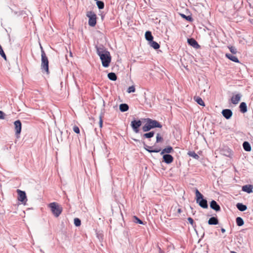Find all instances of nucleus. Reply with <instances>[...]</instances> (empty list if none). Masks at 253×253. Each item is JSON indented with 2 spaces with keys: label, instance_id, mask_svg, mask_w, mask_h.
I'll return each mask as SVG.
<instances>
[{
  "label": "nucleus",
  "instance_id": "nucleus-17",
  "mask_svg": "<svg viewBox=\"0 0 253 253\" xmlns=\"http://www.w3.org/2000/svg\"><path fill=\"white\" fill-rule=\"evenodd\" d=\"M173 151V148L170 146H169L162 150L161 154H169V153H172Z\"/></svg>",
  "mask_w": 253,
  "mask_h": 253
},
{
  "label": "nucleus",
  "instance_id": "nucleus-49",
  "mask_svg": "<svg viewBox=\"0 0 253 253\" xmlns=\"http://www.w3.org/2000/svg\"><path fill=\"white\" fill-rule=\"evenodd\" d=\"M134 141H135V142H138V141H139V140H138V139H134Z\"/></svg>",
  "mask_w": 253,
  "mask_h": 253
},
{
  "label": "nucleus",
  "instance_id": "nucleus-41",
  "mask_svg": "<svg viewBox=\"0 0 253 253\" xmlns=\"http://www.w3.org/2000/svg\"><path fill=\"white\" fill-rule=\"evenodd\" d=\"M73 130L75 133L78 134L79 133L80 131L79 127L77 126H73Z\"/></svg>",
  "mask_w": 253,
  "mask_h": 253
},
{
  "label": "nucleus",
  "instance_id": "nucleus-36",
  "mask_svg": "<svg viewBox=\"0 0 253 253\" xmlns=\"http://www.w3.org/2000/svg\"><path fill=\"white\" fill-rule=\"evenodd\" d=\"M223 154L227 157H229L231 154V150L229 149L223 150Z\"/></svg>",
  "mask_w": 253,
  "mask_h": 253
},
{
  "label": "nucleus",
  "instance_id": "nucleus-7",
  "mask_svg": "<svg viewBox=\"0 0 253 253\" xmlns=\"http://www.w3.org/2000/svg\"><path fill=\"white\" fill-rule=\"evenodd\" d=\"M142 125V121L140 120L134 119L131 122L130 126L133 131L138 133L139 132V127Z\"/></svg>",
  "mask_w": 253,
  "mask_h": 253
},
{
  "label": "nucleus",
  "instance_id": "nucleus-43",
  "mask_svg": "<svg viewBox=\"0 0 253 253\" xmlns=\"http://www.w3.org/2000/svg\"><path fill=\"white\" fill-rule=\"evenodd\" d=\"M187 220L188 221H189V222L193 226L194 224V220L191 217H188L187 218Z\"/></svg>",
  "mask_w": 253,
  "mask_h": 253
},
{
  "label": "nucleus",
  "instance_id": "nucleus-45",
  "mask_svg": "<svg viewBox=\"0 0 253 253\" xmlns=\"http://www.w3.org/2000/svg\"><path fill=\"white\" fill-rule=\"evenodd\" d=\"M40 48H41V55H42V53H45L42 47V45H41L40 46Z\"/></svg>",
  "mask_w": 253,
  "mask_h": 253
},
{
  "label": "nucleus",
  "instance_id": "nucleus-18",
  "mask_svg": "<svg viewBox=\"0 0 253 253\" xmlns=\"http://www.w3.org/2000/svg\"><path fill=\"white\" fill-rule=\"evenodd\" d=\"M242 191L246 192L248 193L253 192V186L252 185L248 184L242 186Z\"/></svg>",
  "mask_w": 253,
  "mask_h": 253
},
{
  "label": "nucleus",
  "instance_id": "nucleus-29",
  "mask_svg": "<svg viewBox=\"0 0 253 253\" xmlns=\"http://www.w3.org/2000/svg\"><path fill=\"white\" fill-rule=\"evenodd\" d=\"M187 154L196 160H198L200 158L198 155H197L194 151H190L187 153Z\"/></svg>",
  "mask_w": 253,
  "mask_h": 253
},
{
  "label": "nucleus",
  "instance_id": "nucleus-12",
  "mask_svg": "<svg viewBox=\"0 0 253 253\" xmlns=\"http://www.w3.org/2000/svg\"><path fill=\"white\" fill-rule=\"evenodd\" d=\"M187 42L189 45L196 49H198L200 47V46L198 44V42L193 38L188 39Z\"/></svg>",
  "mask_w": 253,
  "mask_h": 253
},
{
  "label": "nucleus",
  "instance_id": "nucleus-19",
  "mask_svg": "<svg viewBox=\"0 0 253 253\" xmlns=\"http://www.w3.org/2000/svg\"><path fill=\"white\" fill-rule=\"evenodd\" d=\"M155 135V132L154 131H149L148 132H146L142 135V138L144 139H150V138L154 137Z\"/></svg>",
  "mask_w": 253,
  "mask_h": 253
},
{
  "label": "nucleus",
  "instance_id": "nucleus-10",
  "mask_svg": "<svg viewBox=\"0 0 253 253\" xmlns=\"http://www.w3.org/2000/svg\"><path fill=\"white\" fill-rule=\"evenodd\" d=\"M95 48L96 49V53L99 56H100L101 54H104L105 52H109L102 44L95 45Z\"/></svg>",
  "mask_w": 253,
  "mask_h": 253
},
{
  "label": "nucleus",
  "instance_id": "nucleus-26",
  "mask_svg": "<svg viewBox=\"0 0 253 253\" xmlns=\"http://www.w3.org/2000/svg\"><path fill=\"white\" fill-rule=\"evenodd\" d=\"M243 147L244 149L248 152L251 151V146L250 143L247 141H245L243 142Z\"/></svg>",
  "mask_w": 253,
  "mask_h": 253
},
{
  "label": "nucleus",
  "instance_id": "nucleus-23",
  "mask_svg": "<svg viewBox=\"0 0 253 253\" xmlns=\"http://www.w3.org/2000/svg\"><path fill=\"white\" fill-rule=\"evenodd\" d=\"M236 207L241 211H245L247 209L246 205L240 203H238L236 204Z\"/></svg>",
  "mask_w": 253,
  "mask_h": 253
},
{
  "label": "nucleus",
  "instance_id": "nucleus-37",
  "mask_svg": "<svg viewBox=\"0 0 253 253\" xmlns=\"http://www.w3.org/2000/svg\"><path fill=\"white\" fill-rule=\"evenodd\" d=\"M74 224L76 226H80L81 224V221L78 218H75L74 219Z\"/></svg>",
  "mask_w": 253,
  "mask_h": 253
},
{
  "label": "nucleus",
  "instance_id": "nucleus-33",
  "mask_svg": "<svg viewBox=\"0 0 253 253\" xmlns=\"http://www.w3.org/2000/svg\"><path fill=\"white\" fill-rule=\"evenodd\" d=\"M0 55L1 56V57L5 60H6V56L3 51V50L2 49V46L0 45Z\"/></svg>",
  "mask_w": 253,
  "mask_h": 253
},
{
  "label": "nucleus",
  "instance_id": "nucleus-38",
  "mask_svg": "<svg viewBox=\"0 0 253 253\" xmlns=\"http://www.w3.org/2000/svg\"><path fill=\"white\" fill-rule=\"evenodd\" d=\"M163 140V137L161 136L159 133L157 134L156 136V143H159Z\"/></svg>",
  "mask_w": 253,
  "mask_h": 253
},
{
  "label": "nucleus",
  "instance_id": "nucleus-44",
  "mask_svg": "<svg viewBox=\"0 0 253 253\" xmlns=\"http://www.w3.org/2000/svg\"><path fill=\"white\" fill-rule=\"evenodd\" d=\"M4 113L2 111H0V119H4Z\"/></svg>",
  "mask_w": 253,
  "mask_h": 253
},
{
  "label": "nucleus",
  "instance_id": "nucleus-3",
  "mask_svg": "<svg viewBox=\"0 0 253 253\" xmlns=\"http://www.w3.org/2000/svg\"><path fill=\"white\" fill-rule=\"evenodd\" d=\"M49 208L53 213V214L56 217H58L63 211L62 207L56 202H52L48 205Z\"/></svg>",
  "mask_w": 253,
  "mask_h": 253
},
{
  "label": "nucleus",
  "instance_id": "nucleus-47",
  "mask_svg": "<svg viewBox=\"0 0 253 253\" xmlns=\"http://www.w3.org/2000/svg\"><path fill=\"white\" fill-rule=\"evenodd\" d=\"M177 212L179 213H180L181 212H182V210L181 209H178L177 210Z\"/></svg>",
  "mask_w": 253,
  "mask_h": 253
},
{
  "label": "nucleus",
  "instance_id": "nucleus-6",
  "mask_svg": "<svg viewBox=\"0 0 253 253\" xmlns=\"http://www.w3.org/2000/svg\"><path fill=\"white\" fill-rule=\"evenodd\" d=\"M86 16L89 18L88 25L91 27H94L96 24L97 16L96 14L92 11H87Z\"/></svg>",
  "mask_w": 253,
  "mask_h": 253
},
{
  "label": "nucleus",
  "instance_id": "nucleus-40",
  "mask_svg": "<svg viewBox=\"0 0 253 253\" xmlns=\"http://www.w3.org/2000/svg\"><path fill=\"white\" fill-rule=\"evenodd\" d=\"M229 49L230 52L233 54H236L237 53V49L235 47L230 46L229 47Z\"/></svg>",
  "mask_w": 253,
  "mask_h": 253
},
{
  "label": "nucleus",
  "instance_id": "nucleus-25",
  "mask_svg": "<svg viewBox=\"0 0 253 253\" xmlns=\"http://www.w3.org/2000/svg\"><path fill=\"white\" fill-rule=\"evenodd\" d=\"M119 109L121 112H124L127 111L128 110L129 106L127 104L122 103L120 105Z\"/></svg>",
  "mask_w": 253,
  "mask_h": 253
},
{
  "label": "nucleus",
  "instance_id": "nucleus-24",
  "mask_svg": "<svg viewBox=\"0 0 253 253\" xmlns=\"http://www.w3.org/2000/svg\"><path fill=\"white\" fill-rule=\"evenodd\" d=\"M145 39L149 42H152L153 40V36L150 31H146L145 34Z\"/></svg>",
  "mask_w": 253,
  "mask_h": 253
},
{
  "label": "nucleus",
  "instance_id": "nucleus-20",
  "mask_svg": "<svg viewBox=\"0 0 253 253\" xmlns=\"http://www.w3.org/2000/svg\"><path fill=\"white\" fill-rule=\"evenodd\" d=\"M225 56L227 58H228L229 59H230V60H231L234 62L239 63V60H238V58L234 55H233L230 53H226L225 54Z\"/></svg>",
  "mask_w": 253,
  "mask_h": 253
},
{
  "label": "nucleus",
  "instance_id": "nucleus-32",
  "mask_svg": "<svg viewBox=\"0 0 253 253\" xmlns=\"http://www.w3.org/2000/svg\"><path fill=\"white\" fill-rule=\"evenodd\" d=\"M96 4L99 9H102L104 7V3L103 1L97 0Z\"/></svg>",
  "mask_w": 253,
  "mask_h": 253
},
{
  "label": "nucleus",
  "instance_id": "nucleus-4",
  "mask_svg": "<svg viewBox=\"0 0 253 253\" xmlns=\"http://www.w3.org/2000/svg\"><path fill=\"white\" fill-rule=\"evenodd\" d=\"M99 57L101 60L102 66L105 68L109 67L111 61V56L109 51L105 52L104 54H101Z\"/></svg>",
  "mask_w": 253,
  "mask_h": 253
},
{
  "label": "nucleus",
  "instance_id": "nucleus-39",
  "mask_svg": "<svg viewBox=\"0 0 253 253\" xmlns=\"http://www.w3.org/2000/svg\"><path fill=\"white\" fill-rule=\"evenodd\" d=\"M135 91V87L133 85H132V86H129L128 88H127V92L128 93H132V92H134Z\"/></svg>",
  "mask_w": 253,
  "mask_h": 253
},
{
  "label": "nucleus",
  "instance_id": "nucleus-16",
  "mask_svg": "<svg viewBox=\"0 0 253 253\" xmlns=\"http://www.w3.org/2000/svg\"><path fill=\"white\" fill-rule=\"evenodd\" d=\"M210 207L216 211H220V207L217 202L214 200H212L210 203Z\"/></svg>",
  "mask_w": 253,
  "mask_h": 253
},
{
  "label": "nucleus",
  "instance_id": "nucleus-13",
  "mask_svg": "<svg viewBox=\"0 0 253 253\" xmlns=\"http://www.w3.org/2000/svg\"><path fill=\"white\" fill-rule=\"evenodd\" d=\"M241 97H242L241 94H240V93L236 94L232 96V97L231 98V101L232 104H233L234 105H236L240 101Z\"/></svg>",
  "mask_w": 253,
  "mask_h": 253
},
{
  "label": "nucleus",
  "instance_id": "nucleus-35",
  "mask_svg": "<svg viewBox=\"0 0 253 253\" xmlns=\"http://www.w3.org/2000/svg\"><path fill=\"white\" fill-rule=\"evenodd\" d=\"M180 15L182 18L188 21L191 22L192 21V18L191 16H186L184 14H180Z\"/></svg>",
  "mask_w": 253,
  "mask_h": 253
},
{
  "label": "nucleus",
  "instance_id": "nucleus-21",
  "mask_svg": "<svg viewBox=\"0 0 253 253\" xmlns=\"http://www.w3.org/2000/svg\"><path fill=\"white\" fill-rule=\"evenodd\" d=\"M209 225H217L218 224V219L216 217H211L208 220Z\"/></svg>",
  "mask_w": 253,
  "mask_h": 253
},
{
  "label": "nucleus",
  "instance_id": "nucleus-8",
  "mask_svg": "<svg viewBox=\"0 0 253 253\" xmlns=\"http://www.w3.org/2000/svg\"><path fill=\"white\" fill-rule=\"evenodd\" d=\"M14 125L15 130V135L17 137H19L22 128V124L21 121L19 120H16L14 122Z\"/></svg>",
  "mask_w": 253,
  "mask_h": 253
},
{
  "label": "nucleus",
  "instance_id": "nucleus-22",
  "mask_svg": "<svg viewBox=\"0 0 253 253\" xmlns=\"http://www.w3.org/2000/svg\"><path fill=\"white\" fill-rule=\"evenodd\" d=\"M239 108L241 112L245 113L247 112V106L245 102H241L239 106Z\"/></svg>",
  "mask_w": 253,
  "mask_h": 253
},
{
  "label": "nucleus",
  "instance_id": "nucleus-31",
  "mask_svg": "<svg viewBox=\"0 0 253 253\" xmlns=\"http://www.w3.org/2000/svg\"><path fill=\"white\" fill-rule=\"evenodd\" d=\"M236 224L239 226H241L244 225V221L242 218L241 217H237L236 219Z\"/></svg>",
  "mask_w": 253,
  "mask_h": 253
},
{
  "label": "nucleus",
  "instance_id": "nucleus-9",
  "mask_svg": "<svg viewBox=\"0 0 253 253\" xmlns=\"http://www.w3.org/2000/svg\"><path fill=\"white\" fill-rule=\"evenodd\" d=\"M17 192L18 195V200L21 202L22 203L25 204L27 201L25 192L24 191L20 190L19 189H17Z\"/></svg>",
  "mask_w": 253,
  "mask_h": 253
},
{
  "label": "nucleus",
  "instance_id": "nucleus-28",
  "mask_svg": "<svg viewBox=\"0 0 253 253\" xmlns=\"http://www.w3.org/2000/svg\"><path fill=\"white\" fill-rule=\"evenodd\" d=\"M194 100L199 105L202 106H205L204 101L200 97L195 96V97H194Z\"/></svg>",
  "mask_w": 253,
  "mask_h": 253
},
{
  "label": "nucleus",
  "instance_id": "nucleus-5",
  "mask_svg": "<svg viewBox=\"0 0 253 253\" xmlns=\"http://www.w3.org/2000/svg\"><path fill=\"white\" fill-rule=\"evenodd\" d=\"M42 63L41 70L42 71L45 72L47 74L49 73V61L45 53H42L41 55Z\"/></svg>",
  "mask_w": 253,
  "mask_h": 253
},
{
  "label": "nucleus",
  "instance_id": "nucleus-27",
  "mask_svg": "<svg viewBox=\"0 0 253 253\" xmlns=\"http://www.w3.org/2000/svg\"><path fill=\"white\" fill-rule=\"evenodd\" d=\"M107 76L109 80L113 81H115L117 79V76L116 74L113 72L108 73Z\"/></svg>",
  "mask_w": 253,
  "mask_h": 253
},
{
  "label": "nucleus",
  "instance_id": "nucleus-14",
  "mask_svg": "<svg viewBox=\"0 0 253 253\" xmlns=\"http://www.w3.org/2000/svg\"><path fill=\"white\" fill-rule=\"evenodd\" d=\"M163 159V162L167 164H169L173 162V157L170 154H164Z\"/></svg>",
  "mask_w": 253,
  "mask_h": 253
},
{
  "label": "nucleus",
  "instance_id": "nucleus-15",
  "mask_svg": "<svg viewBox=\"0 0 253 253\" xmlns=\"http://www.w3.org/2000/svg\"><path fill=\"white\" fill-rule=\"evenodd\" d=\"M144 148L149 153H158L161 151V149H152V147L147 145L144 142H143Z\"/></svg>",
  "mask_w": 253,
  "mask_h": 253
},
{
  "label": "nucleus",
  "instance_id": "nucleus-42",
  "mask_svg": "<svg viewBox=\"0 0 253 253\" xmlns=\"http://www.w3.org/2000/svg\"><path fill=\"white\" fill-rule=\"evenodd\" d=\"M102 118H103V116L102 115H100L99 116V126L100 127H102V125H103Z\"/></svg>",
  "mask_w": 253,
  "mask_h": 253
},
{
  "label": "nucleus",
  "instance_id": "nucleus-1",
  "mask_svg": "<svg viewBox=\"0 0 253 253\" xmlns=\"http://www.w3.org/2000/svg\"><path fill=\"white\" fill-rule=\"evenodd\" d=\"M142 120L145 124L142 126V129L144 132H148L151 129L158 127L162 128V125L158 121L150 118L143 119Z\"/></svg>",
  "mask_w": 253,
  "mask_h": 253
},
{
  "label": "nucleus",
  "instance_id": "nucleus-2",
  "mask_svg": "<svg viewBox=\"0 0 253 253\" xmlns=\"http://www.w3.org/2000/svg\"><path fill=\"white\" fill-rule=\"evenodd\" d=\"M195 194L197 203H198L201 207L204 209L208 208V204L207 200L204 198L203 195L197 189L195 191Z\"/></svg>",
  "mask_w": 253,
  "mask_h": 253
},
{
  "label": "nucleus",
  "instance_id": "nucleus-34",
  "mask_svg": "<svg viewBox=\"0 0 253 253\" xmlns=\"http://www.w3.org/2000/svg\"><path fill=\"white\" fill-rule=\"evenodd\" d=\"M134 220L133 221L136 223H139L140 224H144L143 222L140 220L138 217L136 216H133Z\"/></svg>",
  "mask_w": 253,
  "mask_h": 253
},
{
  "label": "nucleus",
  "instance_id": "nucleus-11",
  "mask_svg": "<svg viewBox=\"0 0 253 253\" xmlns=\"http://www.w3.org/2000/svg\"><path fill=\"white\" fill-rule=\"evenodd\" d=\"M221 113L223 116L227 120L230 119L233 115L232 111L229 109H223Z\"/></svg>",
  "mask_w": 253,
  "mask_h": 253
},
{
  "label": "nucleus",
  "instance_id": "nucleus-48",
  "mask_svg": "<svg viewBox=\"0 0 253 253\" xmlns=\"http://www.w3.org/2000/svg\"><path fill=\"white\" fill-rule=\"evenodd\" d=\"M230 253H237L236 252H234V251H230Z\"/></svg>",
  "mask_w": 253,
  "mask_h": 253
},
{
  "label": "nucleus",
  "instance_id": "nucleus-30",
  "mask_svg": "<svg viewBox=\"0 0 253 253\" xmlns=\"http://www.w3.org/2000/svg\"><path fill=\"white\" fill-rule=\"evenodd\" d=\"M149 44L150 46L155 49H158L160 48L159 44L153 40L152 42H149Z\"/></svg>",
  "mask_w": 253,
  "mask_h": 253
},
{
  "label": "nucleus",
  "instance_id": "nucleus-46",
  "mask_svg": "<svg viewBox=\"0 0 253 253\" xmlns=\"http://www.w3.org/2000/svg\"><path fill=\"white\" fill-rule=\"evenodd\" d=\"M221 231L222 233H224L225 232V229L224 228H222L221 229Z\"/></svg>",
  "mask_w": 253,
  "mask_h": 253
}]
</instances>
